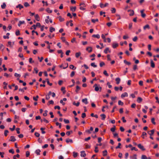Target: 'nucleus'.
<instances>
[{"label": "nucleus", "instance_id": "obj_1", "mask_svg": "<svg viewBox=\"0 0 159 159\" xmlns=\"http://www.w3.org/2000/svg\"><path fill=\"white\" fill-rule=\"evenodd\" d=\"M80 10H84L85 9L84 7H86V5L84 3L82 2L80 3Z\"/></svg>", "mask_w": 159, "mask_h": 159}, {"label": "nucleus", "instance_id": "obj_2", "mask_svg": "<svg viewBox=\"0 0 159 159\" xmlns=\"http://www.w3.org/2000/svg\"><path fill=\"white\" fill-rule=\"evenodd\" d=\"M138 147L142 150L144 151L145 150V148L144 147L142 146L141 144H139L137 145Z\"/></svg>", "mask_w": 159, "mask_h": 159}, {"label": "nucleus", "instance_id": "obj_3", "mask_svg": "<svg viewBox=\"0 0 159 159\" xmlns=\"http://www.w3.org/2000/svg\"><path fill=\"white\" fill-rule=\"evenodd\" d=\"M80 156L81 157H85L86 156V154L84 151H83L81 152Z\"/></svg>", "mask_w": 159, "mask_h": 159}, {"label": "nucleus", "instance_id": "obj_4", "mask_svg": "<svg viewBox=\"0 0 159 159\" xmlns=\"http://www.w3.org/2000/svg\"><path fill=\"white\" fill-rule=\"evenodd\" d=\"M104 52L105 53L107 54L108 53V52L109 53H110L111 51L109 49V48L107 47L104 50Z\"/></svg>", "mask_w": 159, "mask_h": 159}, {"label": "nucleus", "instance_id": "obj_5", "mask_svg": "<svg viewBox=\"0 0 159 159\" xmlns=\"http://www.w3.org/2000/svg\"><path fill=\"white\" fill-rule=\"evenodd\" d=\"M66 141L67 143H73V140L72 139H70L69 138L67 139H66Z\"/></svg>", "mask_w": 159, "mask_h": 159}, {"label": "nucleus", "instance_id": "obj_6", "mask_svg": "<svg viewBox=\"0 0 159 159\" xmlns=\"http://www.w3.org/2000/svg\"><path fill=\"white\" fill-rule=\"evenodd\" d=\"M108 5V3H106L104 5H103L102 3H100V7L101 8H103L107 6Z\"/></svg>", "mask_w": 159, "mask_h": 159}, {"label": "nucleus", "instance_id": "obj_7", "mask_svg": "<svg viewBox=\"0 0 159 159\" xmlns=\"http://www.w3.org/2000/svg\"><path fill=\"white\" fill-rule=\"evenodd\" d=\"M11 139L9 140L10 141L12 142H14L16 141V139L14 136H11L10 137Z\"/></svg>", "mask_w": 159, "mask_h": 159}, {"label": "nucleus", "instance_id": "obj_8", "mask_svg": "<svg viewBox=\"0 0 159 159\" xmlns=\"http://www.w3.org/2000/svg\"><path fill=\"white\" fill-rule=\"evenodd\" d=\"M118 46V44L116 43H114L112 44V47L113 48H115Z\"/></svg>", "mask_w": 159, "mask_h": 159}, {"label": "nucleus", "instance_id": "obj_9", "mask_svg": "<svg viewBox=\"0 0 159 159\" xmlns=\"http://www.w3.org/2000/svg\"><path fill=\"white\" fill-rule=\"evenodd\" d=\"M82 101L84 103L86 104L88 103V99L87 98L82 99Z\"/></svg>", "mask_w": 159, "mask_h": 159}, {"label": "nucleus", "instance_id": "obj_10", "mask_svg": "<svg viewBox=\"0 0 159 159\" xmlns=\"http://www.w3.org/2000/svg\"><path fill=\"white\" fill-rule=\"evenodd\" d=\"M128 96V93L126 92H125L124 93H122L121 95V97L122 98H123L125 97H127Z\"/></svg>", "mask_w": 159, "mask_h": 159}, {"label": "nucleus", "instance_id": "obj_11", "mask_svg": "<svg viewBox=\"0 0 159 159\" xmlns=\"http://www.w3.org/2000/svg\"><path fill=\"white\" fill-rule=\"evenodd\" d=\"M151 66L152 67L154 68L155 67L154 63L152 60H151Z\"/></svg>", "mask_w": 159, "mask_h": 159}, {"label": "nucleus", "instance_id": "obj_12", "mask_svg": "<svg viewBox=\"0 0 159 159\" xmlns=\"http://www.w3.org/2000/svg\"><path fill=\"white\" fill-rule=\"evenodd\" d=\"M154 132V129H152L150 131L148 132V133L151 136L153 134Z\"/></svg>", "mask_w": 159, "mask_h": 159}, {"label": "nucleus", "instance_id": "obj_13", "mask_svg": "<svg viewBox=\"0 0 159 159\" xmlns=\"http://www.w3.org/2000/svg\"><path fill=\"white\" fill-rule=\"evenodd\" d=\"M23 7H24L23 6L20 4H19L16 6V8H19L20 10L22 8H23Z\"/></svg>", "mask_w": 159, "mask_h": 159}, {"label": "nucleus", "instance_id": "obj_14", "mask_svg": "<svg viewBox=\"0 0 159 159\" xmlns=\"http://www.w3.org/2000/svg\"><path fill=\"white\" fill-rule=\"evenodd\" d=\"M95 87V90L96 91H98L99 90V87L97 86V84H95L94 85L93 87Z\"/></svg>", "mask_w": 159, "mask_h": 159}, {"label": "nucleus", "instance_id": "obj_15", "mask_svg": "<svg viewBox=\"0 0 159 159\" xmlns=\"http://www.w3.org/2000/svg\"><path fill=\"white\" fill-rule=\"evenodd\" d=\"M144 10H142L140 11V13H141V16L144 18L146 16V14L143 13Z\"/></svg>", "mask_w": 159, "mask_h": 159}, {"label": "nucleus", "instance_id": "obj_16", "mask_svg": "<svg viewBox=\"0 0 159 159\" xmlns=\"http://www.w3.org/2000/svg\"><path fill=\"white\" fill-rule=\"evenodd\" d=\"M128 11L129 12H130V13L129 14V15L130 16H132L134 14V11L133 10H129Z\"/></svg>", "mask_w": 159, "mask_h": 159}, {"label": "nucleus", "instance_id": "obj_17", "mask_svg": "<svg viewBox=\"0 0 159 159\" xmlns=\"http://www.w3.org/2000/svg\"><path fill=\"white\" fill-rule=\"evenodd\" d=\"M115 80L116 81V83L117 84H119L120 83V79L119 78H117Z\"/></svg>", "mask_w": 159, "mask_h": 159}, {"label": "nucleus", "instance_id": "obj_18", "mask_svg": "<svg viewBox=\"0 0 159 159\" xmlns=\"http://www.w3.org/2000/svg\"><path fill=\"white\" fill-rule=\"evenodd\" d=\"M130 159H137V155L136 154H134L132 156H130Z\"/></svg>", "mask_w": 159, "mask_h": 159}, {"label": "nucleus", "instance_id": "obj_19", "mask_svg": "<svg viewBox=\"0 0 159 159\" xmlns=\"http://www.w3.org/2000/svg\"><path fill=\"white\" fill-rule=\"evenodd\" d=\"M25 23V22L24 21H19V23L18 24V26H20V25L22 24H24Z\"/></svg>", "mask_w": 159, "mask_h": 159}, {"label": "nucleus", "instance_id": "obj_20", "mask_svg": "<svg viewBox=\"0 0 159 159\" xmlns=\"http://www.w3.org/2000/svg\"><path fill=\"white\" fill-rule=\"evenodd\" d=\"M93 37L96 38L98 39H99L100 37V35L99 34H93L92 35Z\"/></svg>", "mask_w": 159, "mask_h": 159}, {"label": "nucleus", "instance_id": "obj_21", "mask_svg": "<svg viewBox=\"0 0 159 159\" xmlns=\"http://www.w3.org/2000/svg\"><path fill=\"white\" fill-rule=\"evenodd\" d=\"M100 116L102 117V120H104L106 118V116L104 114H102L100 115Z\"/></svg>", "mask_w": 159, "mask_h": 159}, {"label": "nucleus", "instance_id": "obj_22", "mask_svg": "<svg viewBox=\"0 0 159 159\" xmlns=\"http://www.w3.org/2000/svg\"><path fill=\"white\" fill-rule=\"evenodd\" d=\"M35 19L38 21L39 20V17L38 14H36L34 16Z\"/></svg>", "mask_w": 159, "mask_h": 159}, {"label": "nucleus", "instance_id": "obj_23", "mask_svg": "<svg viewBox=\"0 0 159 159\" xmlns=\"http://www.w3.org/2000/svg\"><path fill=\"white\" fill-rule=\"evenodd\" d=\"M59 18V20L60 22H62L64 20V19L62 18L61 16H59L58 17Z\"/></svg>", "mask_w": 159, "mask_h": 159}, {"label": "nucleus", "instance_id": "obj_24", "mask_svg": "<svg viewBox=\"0 0 159 159\" xmlns=\"http://www.w3.org/2000/svg\"><path fill=\"white\" fill-rule=\"evenodd\" d=\"M86 50L88 51L89 52H90L92 51V48L91 47H88L86 48Z\"/></svg>", "mask_w": 159, "mask_h": 159}, {"label": "nucleus", "instance_id": "obj_25", "mask_svg": "<svg viewBox=\"0 0 159 159\" xmlns=\"http://www.w3.org/2000/svg\"><path fill=\"white\" fill-rule=\"evenodd\" d=\"M40 152H41V151L40 149H38L35 151V152L36 153V154L37 155H40Z\"/></svg>", "mask_w": 159, "mask_h": 159}, {"label": "nucleus", "instance_id": "obj_26", "mask_svg": "<svg viewBox=\"0 0 159 159\" xmlns=\"http://www.w3.org/2000/svg\"><path fill=\"white\" fill-rule=\"evenodd\" d=\"M76 9V7H70V9L71 11H72L73 12L75 11Z\"/></svg>", "mask_w": 159, "mask_h": 159}, {"label": "nucleus", "instance_id": "obj_27", "mask_svg": "<svg viewBox=\"0 0 159 159\" xmlns=\"http://www.w3.org/2000/svg\"><path fill=\"white\" fill-rule=\"evenodd\" d=\"M55 29L52 27H51L50 28V30L49 31L50 32L52 33L53 31H55Z\"/></svg>", "mask_w": 159, "mask_h": 159}, {"label": "nucleus", "instance_id": "obj_28", "mask_svg": "<svg viewBox=\"0 0 159 159\" xmlns=\"http://www.w3.org/2000/svg\"><path fill=\"white\" fill-rule=\"evenodd\" d=\"M103 155L105 156L107 155V151L106 150H104L102 152Z\"/></svg>", "mask_w": 159, "mask_h": 159}, {"label": "nucleus", "instance_id": "obj_29", "mask_svg": "<svg viewBox=\"0 0 159 159\" xmlns=\"http://www.w3.org/2000/svg\"><path fill=\"white\" fill-rule=\"evenodd\" d=\"M142 100V99L140 97H139L137 100V102L139 103H140Z\"/></svg>", "mask_w": 159, "mask_h": 159}, {"label": "nucleus", "instance_id": "obj_30", "mask_svg": "<svg viewBox=\"0 0 159 159\" xmlns=\"http://www.w3.org/2000/svg\"><path fill=\"white\" fill-rule=\"evenodd\" d=\"M149 26L148 25H147L143 27V29L145 30L146 29H149Z\"/></svg>", "mask_w": 159, "mask_h": 159}, {"label": "nucleus", "instance_id": "obj_31", "mask_svg": "<svg viewBox=\"0 0 159 159\" xmlns=\"http://www.w3.org/2000/svg\"><path fill=\"white\" fill-rule=\"evenodd\" d=\"M27 89V87H25L23 89H19V91H21L22 92H24V90H26Z\"/></svg>", "mask_w": 159, "mask_h": 159}, {"label": "nucleus", "instance_id": "obj_32", "mask_svg": "<svg viewBox=\"0 0 159 159\" xmlns=\"http://www.w3.org/2000/svg\"><path fill=\"white\" fill-rule=\"evenodd\" d=\"M69 67L70 69H72L73 70H75L76 69V67H75L72 65H70L69 66Z\"/></svg>", "mask_w": 159, "mask_h": 159}, {"label": "nucleus", "instance_id": "obj_33", "mask_svg": "<svg viewBox=\"0 0 159 159\" xmlns=\"http://www.w3.org/2000/svg\"><path fill=\"white\" fill-rule=\"evenodd\" d=\"M124 62L126 64L128 65H129L131 64V63L127 61L126 60H125L124 61Z\"/></svg>", "mask_w": 159, "mask_h": 159}, {"label": "nucleus", "instance_id": "obj_34", "mask_svg": "<svg viewBox=\"0 0 159 159\" xmlns=\"http://www.w3.org/2000/svg\"><path fill=\"white\" fill-rule=\"evenodd\" d=\"M155 118H152L151 119V121L152 123L153 124V125H155L156 124V122H155Z\"/></svg>", "mask_w": 159, "mask_h": 159}, {"label": "nucleus", "instance_id": "obj_35", "mask_svg": "<svg viewBox=\"0 0 159 159\" xmlns=\"http://www.w3.org/2000/svg\"><path fill=\"white\" fill-rule=\"evenodd\" d=\"M81 55L80 52H77L75 53V57L77 58H78Z\"/></svg>", "mask_w": 159, "mask_h": 159}, {"label": "nucleus", "instance_id": "obj_36", "mask_svg": "<svg viewBox=\"0 0 159 159\" xmlns=\"http://www.w3.org/2000/svg\"><path fill=\"white\" fill-rule=\"evenodd\" d=\"M80 103L79 102L76 103L75 102H74L73 103V105L76 106V107H78L80 105Z\"/></svg>", "mask_w": 159, "mask_h": 159}, {"label": "nucleus", "instance_id": "obj_37", "mask_svg": "<svg viewBox=\"0 0 159 159\" xmlns=\"http://www.w3.org/2000/svg\"><path fill=\"white\" fill-rule=\"evenodd\" d=\"M40 129V130L41 131V132H42V134H44L45 133V132L44 131H43L45 129V128H41Z\"/></svg>", "mask_w": 159, "mask_h": 159}, {"label": "nucleus", "instance_id": "obj_38", "mask_svg": "<svg viewBox=\"0 0 159 159\" xmlns=\"http://www.w3.org/2000/svg\"><path fill=\"white\" fill-rule=\"evenodd\" d=\"M73 156L74 157H76L78 156V153L77 152H73Z\"/></svg>", "mask_w": 159, "mask_h": 159}, {"label": "nucleus", "instance_id": "obj_39", "mask_svg": "<svg viewBox=\"0 0 159 159\" xmlns=\"http://www.w3.org/2000/svg\"><path fill=\"white\" fill-rule=\"evenodd\" d=\"M6 7V4L5 2H3L1 5V7L2 9H4Z\"/></svg>", "mask_w": 159, "mask_h": 159}, {"label": "nucleus", "instance_id": "obj_40", "mask_svg": "<svg viewBox=\"0 0 159 159\" xmlns=\"http://www.w3.org/2000/svg\"><path fill=\"white\" fill-rule=\"evenodd\" d=\"M39 98V96L37 95L36 96V97H33V99L35 101H38V98Z\"/></svg>", "mask_w": 159, "mask_h": 159}, {"label": "nucleus", "instance_id": "obj_41", "mask_svg": "<svg viewBox=\"0 0 159 159\" xmlns=\"http://www.w3.org/2000/svg\"><path fill=\"white\" fill-rule=\"evenodd\" d=\"M80 88L79 86H76V90H75V92L77 93H78V90H80Z\"/></svg>", "mask_w": 159, "mask_h": 159}, {"label": "nucleus", "instance_id": "obj_42", "mask_svg": "<svg viewBox=\"0 0 159 159\" xmlns=\"http://www.w3.org/2000/svg\"><path fill=\"white\" fill-rule=\"evenodd\" d=\"M14 76L16 77H20V75L19 74H18L17 73H15L14 74Z\"/></svg>", "mask_w": 159, "mask_h": 159}, {"label": "nucleus", "instance_id": "obj_43", "mask_svg": "<svg viewBox=\"0 0 159 159\" xmlns=\"http://www.w3.org/2000/svg\"><path fill=\"white\" fill-rule=\"evenodd\" d=\"M46 80L47 82V84H48L50 86H51L52 85V83H50L49 81V80L48 79H46Z\"/></svg>", "mask_w": 159, "mask_h": 159}, {"label": "nucleus", "instance_id": "obj_44", "mask_svg": "<svg viewBox=\"0 0 159 159\" xmlns=\"http://www.w3.org/2000/svg\"><path fill=\"white\" fill-rule=\"evenodd\" d=\"M9 132L8 130H6L4 131V134L5 136H7V133Z\"/></svg>", "mask_w": 159, "mask_h": 159}, {"label": "nucleus", "instance_id": "obj_45", "mask_svg": "<svg viewBox=\"0 0 159 159\" xmlns=\"http://www.w3.org/2000/svg\"><path fill=\"white\" fill-rule=\"evenodd\" d=\"M147 135V134L146 133H145V132H143L142 133V135L141 137L143 138L144 139V136L145 135Z\"/></svg>", "mask_w": 159, "mask_h": 159}, {"label": "nucleus", "instance_id": "obj_46", "mask_svg": "<svg viewBox=\"0 0 159 159\" xmlns=\"http://www.w3.org/2000/svg\"><path fill=\"white\" fill-rule=\"evenodd\" d=\"M118 105H119L122 106L123 105V103L120 100H119L118 102Z\"/></svg>", "mask_w": 159, "mask_h": 159}, {"label": "nucleus", "instance_id": "obj_47", "mask_svg": "<svg viewBox=\"0 0 159 159\" xmlns=\"http://www.w3.org/2000/svg\"><path fill=\"white\" fill-rule=\"evenodd\" d=\"M98 19H92L91 20L92 22L93 23H95L96 22H98Z\"/></svg>", "mask_w": 159, "mask_h": 159}, {"label": "nucleus", "instance_id": "obj_48", "mask_svg": "<svg viewBox=\"0 0 159 159\" xmlns=\"http://www.w3.org/2000/svg\"><path fill=\"white\" fill-rule=\"evenodd\" d=\"M111 12L112 13H114L116 12V9L114 8H112V10H111Z\"/></svg>", "mask_w": 159, "mask_h": 159}, {"label": "nucleus", "instance_id": "obj_49", "mask_svg": "<svg viewBox=\"0 0 159 159\" xmlns=\"http://www.w3.org/2000/svg\"><path fill=\"white\" fill-rule=\"evenodd\" d=\"M91 66L94 67H97V66L94 63H92L91 64Z\"/></svg>", "mask_w": 159, "mask_h": 159}, {"label": "nucleus", "instance_id": "obj_50", "mask_svg": "<svg viewBox=\"0 0 159 159\" xmlns=\"http://www.w3.org/2000/svg\"><path fill=\"white\" fill-rule=\"evenodd\" d=\"M103 74L107 76H109L108 74L107 73V71L106 70L104 71Z\"/></svg>", "mask_w": 159, "mask_h": 159}, {"label": "nucleus", "instance_id": "obj_51", "mask_svg": "<svg viewBox=\"0 0 159 159\" xmlns=\"http://www.w3.org/2000/svg\"><path fill=\"white\" fill-rule=\"evenodd\" d=\"M24 6L26 7H28L30 6L29 4L27 2H25L24 4Z\"/></svg>", "mask_w": 159, "mask_h": 159}, {"label": "nucleus", "instance_id": "obj_52", "mask_svg": "<svg viewBox=\"0 0 159 159\" xmlns=\"http://www.w3.org/2000/svg\"><path fill=\"white\" fill-rule=\"evenodd\" d=\"M64 121L66 124H68L69 123V120L67 119H64Z\"/></svg>", "mask_w": 159, "mask_h": 159}, {"label": "nucleus", "instance_id": "obj_53", "mask_svg": "<svg viewBox=\"0 0 159 159\" xmlns=\"http://www.w3.org/2000/svg\"><path fill=\"white\" fill-rule=\"evenodd\" d=\"M95 149L94 151L96 153H97L98 152V147L97 146H95Z\"/></svg>", "mask_w": 159, "mask_h": 159}, {"label": "nucleus", "instance_id": "obj_54", "mask_svg": "<svg viewBox=\"0 0 159 159\" xmlns=\"http://www.w3.org/2000/svg\"><path fill=\"white\" fill-rule=\"evenodd\" d=\"M35 135L37 137H39L40 136V134L38 132H35L34 133Z\"/></svg>", "mask_w": 159, "mask_h": 159}, {"label": "nucleus", "instance_id": "obj_55", "mask_svg": "<svg viewBox=\"0 0 159 159\" xmlns=\"http://www.w3.org/2000/svg\"><path fill=\"white\" fill-rule=\"evenodd\" d=\"M20 31L19 30H17L16 32V36H19L20 35Z\"/></svg>", "mask_w": 159, "mask_h": 159}, {"label": "nucleus", "instance_id": "obj_56", "mask_svg": "<svg viewBox=\"0 0 159 159\" xmlns=\"http://www.w3.org/2000/svg\"><path fill=\"white\" fill-rule=\"evenodd\" d=\"M147 157L145 155H142L141 157V159H147Z\"/></svg>", "mask_w": 159, "mask_h": 159}, {"label": "nucleus", "instance_id": "obj_57", "mask_svg": "<svg viewBox=\"0 0 159 159\" xmlns=\"http://www.w3.org/2000/svg\"><path fill=\"white\" fill-rule=\"evenodd\" d=\"M138 39V37L137 36H135L133 39V40L134 42H136Z\"/></svg>", "mask_w": 159, "mask_h": 159}, {"label": "nucleus", "instance_id": "obj_58", "mask_svg": "<svg viewBox=\"0 0 159 159\" xmlns=\"http://www.w3.org/2000/svg\"><path fill=\"white\" fill-rule=\"evenodd\" d=\"M9 152L10 153H12V154H14V151L12 149L9 150Z\"/></svg>", "mask_w": 159, "mask_h": 159}, {"label": "nucleus", "instance_id": "obj_59", "mask_svg": "<svg viewBox=\"0 0 159 159\" xmlns=\"http://www.w3.org/2000/svg\"><path fill=\"white\" fill-rule=\"evenodd\" d=\"M20 129L19 128H17L16 129V130L18 134H19L20 133Z\"/></svg>", "mask_w": 159, "mask_h": 159}, {"label": "nucleus", "instance_id": "obj_60", "mask_svg": "<svg viewBox=\"0 0 159 159\" xmlns=\"http://www.w3.org/2000/svg\"><path fill=\"white\" fill-rule=\"evenodd\" d=\"M15 127H16L15 126V125H13V128H10V129L11 131H13L15 130Z\"/></svg>", "mask_w": 159, "mask_h": 159}, {"label": "nucleus", "instance_id": "obj_61", "mask_svg": "<svg viewBox=\"0 0 159 159\" xmlns=\"http://www.w3.org/2000/svg\"><path fill=\"white\" fill-rule=\"evenodd\" d=\"M107 85H108L109 88H111L112 87V86L110 85V83L109 82H108L107 83Z\"/></svg>", "mask_w": 159, "mask_h": 159}, {"label": "nucleus", "instance_id": "obj_62", "mask_svg": "<svg viewBox=\"0 0 159 159\" xmlns=\"http://www.w3.org/2000/svg\"><path fill=\"white\" fill-rule=\"evenodd\" d=\"M115 126H114V127L111 128V131L112 132H114L115 130Z\"/></svg>", "mask_w": 159, "mask_h": 159}, {"label": "nucleus", "instance_id": "obj_63", "mask_svg": "<svg viewBox=\"0 0 159 159\" xmlns=\"http://www.w3.org/2000/svg\"><path fill=\"white\" fill-rule=\"evenodd\" d=\"M86 114L85 113H83L82 114L81 117L82 118H85L86 117Z\"/></svg>", "mask_w": 159, "mask_h": 159}, {"label": "nucleus", "instance_id": "obj_64", "mask_svg": "<svg viewBox=\"0 0 159 159\" xmlns=\"http://www.w3.org/2000/svg\"><path fill=\"white\" fill-rule=\"evenodd\" d=\"M105 65V63L103 62H101L100 63V67H102V66Z\"/></svg>", "mask_w": 159, "mask_h": 159}]
</instances>
